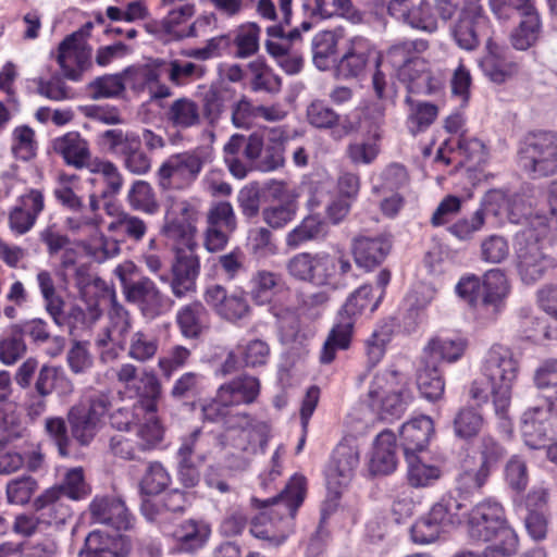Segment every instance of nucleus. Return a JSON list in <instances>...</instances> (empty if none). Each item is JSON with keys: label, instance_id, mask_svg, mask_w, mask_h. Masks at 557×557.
<instances>
[{"label": "nucleus", "instance_id": "f257e3e1", "mask_svg": "<svg viewBox=\"0 0 557 557\" xmlns=\"http://www.w3.org/2000/svg\"><path fill=\"white\" fill-rule=\"evenodd\" d=\"M144 389L139 393V399L133 406L132 412L127 409H119L112 416V424L117 429H136L137 444L140 451L153 449L163 440L164 430L158 418L157 400L162 393L161 383L152 371H144L140 377Z\"/></svg>", "mask_w": 557, "mask_h": 557}, {"label": "nucleus", "instance_id": "f03ea898", "mask_svg": "<svg viewBox=\"0 0 557 557\" xmlns=\"http://www.w3.org/2000/svg\"><path fill=\"white\" fill-rule=\"evenodd\" d=\"M483 369L485 377L473 381L470 397L481 404L486 403L491 394L496 414L505 418L511 400V387L518 376V361L508 348L494 345L487 352Z\"/></svg>", "mask_w": 557, "mask_h": 557}, {"label": "nucleus", "instance_id": "7ed1b4c3", "mask_svg": "<svg viewBox=\"0 0 557 557\" xmlns=\"http://www.w3.org/2000/svg\"><path fill=\"white\" fill-rule=\"evenodd\" d=\"M223 159L230 173L238 180L245 178L252 170L275 171L285 162L283 145H265L263 136L258 132L248 136L233 134L223 147Z\"/></svg>", "mask_w": 557, "mask_h": 557}, {"label": "nucleus", "instance_id": "20e7f679", "mask_svg": "<svg viewBox=\"0 0 557 557\" xmlns=\"http://www.w3.org/2000/svg\"><path fill=\"white\" fill-rule=\"evenodd\" d=\"M468 535L475 542L494 541L490 547L496 548L502 556H510L518 548V536L507 523L504 507L493 498H486L471 509Z\"/></svg>", "mask_w": 557, "mask_h": 557}, {"label": "nucleus", "instance_id": "39448f33", "mask_svg": "<svg viewBox=\"0 0 557 557\" xmlns=\"http://www.w3.org/2000/svg\"><path fill=\"white\" fill-rule=\"evenodd\" d=\"M382 300V293L373 295L371 285H362L356 289L346 300L339 312V321L330 332L321 355L322 363H331L337 349H346L349 346L354 329V317L366 310L373 312Z\"/></svg>", "mask_w": 557, "mask_h": 557}, {"label": "nucleus", "instance_id": "423d86ee", "mask_svg": "<svg viewBox=\"0 0 557 557\" xmlns=\"http://www.w3.org/2000/svg\"><path fill=\"white\" fill-rule=\"evenodd\" d=\"M121 283L127 302L136 306L140 314L149 320L156 319L171 309L173 302L148 276L135 277L136 265L128 261L114 270Z\"/></svg>", "mask_w": 557, "mask_h": 557}, {"label": "nucleus", "instance_id": "0eeeda50", "mask_svg": "<svg viewBox=\"0 0 557 557\" xmlns=\"http://www.w3.org/2000/svg\"><path fill=\"white\" fill-rule=\"evenodd\" d=\"M518 163L532 178L557 174V134H527L519 144Z\"/></svg>", "mask_w": 557, "mask_h": 557}, {"label": "nucleus", "instance_id": "6e6552de", "mask_svg": "<svg viewBox=\"0 0 557 557\" xmlns=\"http://www.w3.org/2000/svg\"><path fill=\"white\" fill-rule=\"evenodd\" d=\"M174 242L171 276H161V281L169 283L173 296L181 299L196 292V281L200 273V260L197 255L199 245L196 239Z\"/></svg>", "mask_w": 557, "mask_h": 557}, {"label": "nucleus", "instance_id": "1a4fd4ad", "mask_svg": "<svg viewBox=\"0 0 557 557\" xmlns=\"http://www.w3.org/2000/svg\"><path fill=\"white\" fill-rule=\"evenodd\" d=\"M132 325L133 319L129 311L113 298L108 311V324L95 339V345L99 349V360L102 363L115 362L121 352L125 351Z\"/></svg>", "mask_w": 557, "mask_h": 557}, {"label": "nucleus", "instance_id": "9d476101", "mask_svg": "<svg viewBox=\"0 0 557 557\" xmlns=\"http://www.w3.org/2000/svg\"><path fill=\"white\" fill-rule=\"evenodd\" d=\"M206 163L201 149H193L170 156L158 169L157 178L162 190L185 189L198 178Z\"/></svg>", "mask_w": 557, "mask_h": 557}, {"label": "nucleus", "instance_id": "9b49d317", "mask_svg": "<svg viewBox=\"0 0 557 557\" xmlns=\"http://www.w3.org/2000/svg\"><path fill=\"white\" fill-rule=\"evenodd\" d=\"M101 145L119 157L124 168L135 175H144L151 169V158L141 145V137L135 132L111 128L100 135Z\"/></svg>", "mask_w": 557, "mask_h": 557}, {"label": "nucleus", "instance_id": "f8f14e48", "mask_svg": "<svg viewBox=\"0 0 557 557\" xmlns=\"http://www.w3.org/2000/svg\"><path fill=\"white\" fill-rule=\"evenodd\" d=\"M107 394L92 395L88 404H77L66 413L72 437L82 446L89 445L102 426L103 418L110 408Z\"/></svg>", "mask_w": 557, "mask_h": 557}, {"label": "nucleus", "instance_id": "ddd939ff", "mask_svg": "<svg viewBox=\"0 0 557 557\" xmlns=\"http://www.w3.org/2000/svg\"><path fill=\"white\" fill-rule=\"evenodd\" d=\"M462 507L463 505L453 496L443 497L411 527L412 540L420 544L436 541L446 527L461 522Z\"/></svg>", "mask_w": 557, "mask_h": 557}, {"label": "nucleus", "instance_id": "4468645a", "mask_svg": "<svg viewBox=\"0 0 557 557\" xmlns=\"http://www.w3.org/2000/svg\"><path fill=\"white\" fill-rule=\"evenodd\" d=\"M306 485V478L295 474L276 496L263 502L253 498L263 508L261 518H268L271 528L281 522L288 525L305 499Z\"/></svg>", "mask_w": 557, "mask_h": 557}, {"label": "nucleus", "instance_id": "2eb2a0df", "mask_svg": "<svg viewBox=\"0 0 557 557\" xmlns=\"http://www.w3.org/2000/svg\"><path fill=\"white\" fill-rule=\"evenodd\" d=\"M555 405L545 400L543 406L528 408L521 417V432L525 444L534 449L545 448L557 436Z\"/></svg>", "mask_w": 557, "mask_h": 557}, {"label": "nucleus", "instance_id": "dca6fc26", "mask_svg": "<svg viewBox=\"0 0 557 557\" xmlns=\"http://www.w3.org/2000/svg\"><path fill=\"white\" fill-rule=\"evenodd\" d=\"M236 228L237 216L231 202L218 201L212 203L206 214L205 248L209 252L222 251Z\"/></svg>", "mask_w": 557, "mask_h": 557}, {"label": "nucleus", "instance_id": "f3484780", "mask_svg": "<svg viewBox=\"0 0 557 557\" xmlns=\"http://www.w3.org/2000/svg\"><path fill=\"white\" fill-rule=\"evenodd\" d=\"M552 260L543 251L541 243L532 234H523L518 239L516 268L523 283L533 284L543 277Z\"/></svg>", "mask_w": 557, "mask_h": 557}, {"label": "nucleus", "instance_id": "a211bd4d", "mask_svg": "<svg viewBox=\"0 0 557 557\" xmlns=\"http://www.w3.org/2000/svg\"><path fill=\"white\" fill-rule=\"evenodd\" d=\"M197 206L187 199H176L166 209L163 233L173 240L196 239Z\"/></svg>", "mask_w": 557, "mask_h": 557}, {"label": "nucleus", "instance_id": "6ab92c4d", "mask_svg": "<svg viewBox=\"0 0 557 557\" xmlns=\"http://www.w3.org/2000/svg\"><path fill=\"white\" fill-rule=\"evenodd\" d=\"M359 463V449L348 441L339 443L334 449L332 460L326 470L327 488L338 496L352 479Z\"/></svg>", "mask_w": 557, "mask_h": 557}, {"label": "nucleus", "instance_id": "aec40b11", "mask_svg": "<svg viewBox=\"0 0 557 557\" xmlns=\"http://www.w3.org/2000/svg\"><path fill=\"white\" fill-rule=\"evenodd\" d=\"M485 22L480 0H467L451 28L456 44L465 50H473L480 42V29Z\"/></svg>", "mask_w": 557, "mask_h": 557}, {"label": "nucleus", "instance_id": "412c9836", "mask_svg": "<svg viewBox=\"0 0 557 557\" xmlns=\"http://www.w3.org/2000/svg\"><path fill=\"white\" fill-rule=\"evenodd\" d=\"M388 13L412 28L426 33L437 29V21L432 12V7L426 0H391Z\"/></svg>", "mask_w": 557, "mask_h": 557}, {"label": "nucleus", "instance_id": "4be33fe9", "mask_svg": "<svg viewBox=\"0 0 557 557\" xmlns=\"http://www.w3.org/2000/svg\"><path fill=\"white\" fill-rule=\"evenodd\" d=\"M89 512L94 523L108 525L117 531L131 527V515L120 498L97 496L89 505Z\"/></svg>", "mask_w": 557, "mask_h": 557}, {"label": "nucleus", "instance_id": "5701e85b", "mask_svg": "<svg viewBox=\"0 0 557 557\" xmlns=\"http://www.w3.org/2000/svg\"><path fill=\"white\" fill-rule=\"evenodd\" d=\"M205 300L220 317L227 321L234 322L244 319L250 312V307L244 296L228 295L221 285L208 287Z\"/></svg>", "mask_w": 557, "mask_h": 557}, {"label": "nucleus", "instance_id": "b1692460", "mask_svg": "<svg viewBox=\"0 0 557 557\" xmlns=\"http://www.w3.org/2000/svg\"><path fill=\"white\" fill-rule=\"evenodd\" d=\"M81 33H73L59 45L57 61L63 75L71 81L81 79L82 73L90 58L89 51L81 46Z\"/></svg>", "mask_w": 557, "mask_h": 557}, {"label": "nucleus", "instance_id": "393cba45", "mask_svg": "<svg viewBox=\"0 0 557 557\" xmlns=\"http://www.w3.org/2000/svg\"><path fill=\"white\" fill-rule=\"evenodd\" d=\"M165 123L175 131L184 132L202 123L201 108L194 99L183 96L163 107Z\"/></svg>", "mask_w": 557, "mask_h": 557}, {"label": "nucleus", "instance_id": "a878e982", "mask_svg": "<svg viewBox=\"0 0 557 557\" xmlns=\"http://www.w3.org/2000/svg\"><path fill=\"white\" fill-rule=\"evenodd\" d=\"M52 148L67 165L77 170L89 169L92 164L89 144L77 132H69L53 139Z\"/></svg>", "mask_w": 557, "mask_h": 557}, {"label": "nucleus", "instance_id": "bb28decb", "mask_svg": "<svg viewBox=\"0 0 557 557\" xmlns=\"http://www.w3.org/2000/svg\"><path fill=\"white\" fill-rule=\"evenodd\" d=\"M392 244L387 237L360 236L352 242V255L357 265L371 270L381 264L391 251Z\"/></svg>", "mask_w": 557, "mask_h": 557}, {"label": "nucleus", "instance_id": "cd10ccee", "mask_svg": "<svg viewBox=\"0 0 557 557\" xmlns=\"http://www.w3.org/2000/svg\"><path fill=\"white\" fill-rule=\"evenodd\" d=\"M351 270L350 261L344 255L314 253L310 283L327 286L335 282L337 275L344 276Z\"/></svg>", "mask_w": 557, "mask_h": 557}, {"label": "nucleus", "instance_id": "c85d7f7f", "mask_svg": "<svg viewBox=\"0 0 557 557\" xmlns=\"http://www.w3.org/2000/svg\"><path fill=\"white\" fill-rule=\"evenodd\" d=\"M255 426L256 420L249 413L231 411L223 423V432L215 434L216 438H223V441H218L219 448L223 449L232 444L239 449H246L250 432Z\"/></svg>", "mask_w": 557, "mask_h": 557}, {"label": "nucleus", "instance_id": "c756f323", "mask_svg": "<svg viewBox=\"0 0 557 557\" xmlns=\"http://www.w3.org/2000/svg\"><path fill=\"white\" fill-rule=\"evenodd\" d=\"M218 441L222 440L216 438L215 434L195 429L182 438L176 457L177 459L195 460L198 463H203L214 448L219 447Z\"/></svg>", "mask_w": 557, "mask_h": 557}, {"label": "nucleus", "instance_id": "7c9ffc66", "mask_svg": "<svg viewBox=\"0 0 557 557\" xmlns=\"http://www.w3.org/2000/svg\"><path fill=\"white\" fill-rule=\"evenodd\" d=\"M434 433V425L431 418L421 416L406 422L400 430L401 445L405 457L417 455L429 445Z\"/></svg>", "mask_w": 557, "mask_h": 557}, {"label": "nucleus", "instance_id": "2f4dec72", "mask_svg": "<svg viewBox=\"0 0 557 557\" xmlns=\"http://www.w3.org/2000/svg\"><path fill=\"white\" fill-rule=\"evenodd\" d=\"M396 438L389 431L381 432L375 441L369 469L374 475L392 473L397 466Z\"/></svg>", "mask_w": 557, "mask_h": 557}, {"label": "nucleus", "instance_id": "473e14b6", "mask_svg": "<svg viewBox=\"0 0 557 557\" xmlns=\"http://www.w3.org/2000/svg\"><path fill=\"white\" fill-rule=\"evenodd\" d=\"M34 508L39 513L41 521L47 524H63L72 516L64 497L59 494V490L52 487L35 499Z\"/></svg>", "mask_w": 557, "mask_h": 557}, {"label": "nucleus", "instance_id": "72a5a7b5", "mask_svg": "<svg viewBox=\"0 0 557 557\" xmlns=\"http://www.w3.org/2000/svg\"><path fill=\"white\" fill-rule=\"evenodd\" d=\"M211 530L202 521L186 520L180 523L173 531L172 536L183 552H195L201 548L209 539Z\"/></svg>", "mask_w": 557, "mask_h": 557}, {"label": "nucleus", "instance_id": "f704fd0d", "mask_svg": "<svg viewBox=\"0 0 557 557\" xmlns=\"http://www.w3.org/2000/svg\"><path fill=\"white\" fill-rule=\"evenodd\" d=\"M260 381L258 377L244 374L222 384L219 388L224 397H227L234 406L250 405L260 394Z\"/></svg>", "mask_w": 557, "mask_h": 557}, {"label": "nucleus", "instance_id": "c9c22d12", "mask_svg": "<svg viewBox=\"0 0 557 557\" xmlns=\"http://www.w3.org/2000/svg\"><path fill=\"white\" fill-rule=\"evenodd\" d=\"M160 341L156 334L138 330L131 334L125 351L129 359L146 363L157 356Z\"/></svg>", "mask_w": 557, "mask_h": 557}, {"label": "nucleus", "instance_id": "e433bc0d", "mask_svg": "<svg viewBox=\"0 0 557 557\" xmlns=\"http://www.w3.org/2000/svg\"><path fill=\"white\" fill-rule=\"evenodd\" d=\"M417 385L421 395L429 400H437L444 394L445 382L435 362L429 359L422 361L417 373Z\"/></svg>", "mask_w": 557, "mask_h": 557}, {"label": "nucleus", "instance_id": "4c0bfd02", "mask_svg": "<svg viewBox=\"0 0 557 557\" xmlns=\"http://www.w3.org/2000/svg\"><path fill=\"white\" fill-rule=\"evenodd\" d=\"M410 400V392L407 388H401L386 394L375 403H370V407L377 412L381 420L393 421L404 414Z\"/></svg>", "mask_w": 557, "mask_h": 557}, {"label": "nucleus", "instance_id": "58836bf2", "mask_svg": "<svg viewBox=\"0 0 557 557\" xmlns=\"http://www.w3.org/2000/svg\"><path fill=\"white\" fill-rule=\"evenodd\" d=\"M467 342L460 337H433L425 347L426 358L435 362L436 359L454 362L465 352Z\"/></svg>", "mask_w": 557, "mask_h": 557}, {"label": "nucleus", "instance_id": "ea45409f", "mask_svg": "<svg viewBox=\"0 0 557 557\" xmlns=\"http://www.w3.org/2000/svg\"><path fill=\"white\" fill-rule=\"evenodd\" d=\"M177 323L184 336L196 338L207 327V310L199 301L187 305L178 311Z\"/></svg>", "mask_w": 557, "mask_h": 557}, {"label": "nucleus", "instance_id": "a19ab883", "mask_svg": "<svg viewBox=\"0 0 557 557\" xmlns=\"http://www.w3.org/2000/svg\"><path fill=\"white\" fill-rule=\"evenodd\" d=\"M541 29L542 23L537 10L522 15L510 37L512 46L518 50L529 49L537 41Z\"/></svg>", "mask_w": 557, "mask_h": 557}, {"label": "nucleus", "instance_id": "79ce46f5", "mask_svg": "<svg viewBox=\"0 0 557 557\" xmlns=\"http://www.w3.org/2000/svg\"><path fill=\"white\" fill-rule=\"evenodd\" d=\"M126 199L129 207L135 211L154 214L160 209L156 191L146 181H135L127 193Z\"/></svg>", "mask_w": 557, "mask_h": 557}, {"label": "nucleus", "instance_id": "37998d69", "mask_svg": "<svg viewBox=\"0 0 557 557\" xmlns=\"http://www.w3.org/2000/svg\"><path fill=\"white\" fill-rule=\"evenodd\" d=\"M326 234L324 222L315 215L306 216L299 225L287 233L286 246L295 249L302 244L322 237Z\"/></svg>", "mask_w": 557, "mask_h": 557}, {"label": "nucleus", "instance_id": "c03bdc74", "mask_svg": "<svg viewBox=\"0 0 557 557\" xmlns=\"http://www.w3.org/2000/svg\"><path fill=\"white\" fill-rule=\"evenodd\" d=\"M407 480L412 487H426L434 484L441 476L438 467L425 463L417 455L406 456Z\"/></svg>", "mask_w": 557, "mask_h": 557}, {"label": "nucleus", "instance_id": "a18cd8bd", "mask_svg": "<svg viewBox=\"0 0 557 557\" xmlns=\"http://www.w3.org/2000/svg\"><path fill=\"white\" fill-rule=\"evenodd\" d=\"M405 102L409 107L407 124L411 134L424 131L435 121L438 113L435 104L414 100L411 96H407Z\"/></svg>", "mask_w": 557, "mask_h": 557}, {"label": "nucleus", "instance_id": "49530a36", "mask_svg": "<svg viewBox=\"0 0 557 557\" xmlns=\"http://www.w3.org/2000/svg\"><path fill=\"white\" fill-rule=\"evenodd\" d=\"M484 425L482 413L473 407H462L453 420L455 435L469 441L479 435Z\"/></svg>", "mask_w": 557, "mask_h": 557}, {"label": "nucleus", "instance_id": "de8ad7c7", "mask_svg": "<svg viewBox=\"0 0 557 557\" xmlns=\"http://www.w3.org/2000/svg\"><path fill=\"white\" fill-rule=\"evenodd\" d=\"M132 75V69H126L120 74L104 75L96 78L88 85V91L92 99L113 98L125 90V81Z\"/></svg>", "mask_w": 557, "mask_h": 557}, {"label": "nucleus", "instance_id": "09e8293b", "mask_svg": "<svg viewBox=\"0 0 557 557\" xmlns=\"http://www.w3.org/2000/svg\"><path fill=\"white\" fill-rule=\"evenodd\" d=\"M282 277L280 274L259 270L252 274L250 280V297L257 305L268 304L273 295V289L278 286Z\"/></svg>", "mask_w": 557, "mask_h": 557}, {"label": "nucleus", "instance_id": "8fccbe9b", "mask_svg": "<svg viewBox=\"0 0 557 557\" xmlns=\"http://www.w3.org/2000/svg\"><path fill=\"white\" fill-rule=\"evenodd\" d=\"M52 488L59 490L60 495L72 500L84 499L91 493V487L85 480L82 467L69 469L65 472L61 484L53 486Z\"/></svg>", "mask_w": 557, "mask_h": 557}, {"label": "nucleus", "instance_id": "3c124183", "mask_svg": "<svg viewBox=\"0 0 557 557\" xmlns=\"http://www.w3.org/2000/svg\"><path fill=\"white\" fill-rule=\"evenodd\" d=\"M483 305L496 306L508 293L507 278L499 269L488 270L482 280Z\"/></svg>", "mask_w": 557, "mask_h": 557}, {"label": "nucleus", "instance_id": "603ef678", "mask_svg": "<svg viewBox=\"0 0 557 557\" xmlns=\"http://www.w3.org/2000/svg\"><path fill=\"white\" fill-rule=\"evenodd\" d=\"M296 299V310L298 314L309 320H317L322 315L330 301V295L324 290L314 293L298 292Z\"/></svg>", "mask_w": 557, "mask_h": 557}, {"label": "nucleus", "instance_id": "864d4df0", "mask_svg": "<svg viewBox=\"0 0 557 557\" xmlns=\"http://www.w3.org/2000/svg\"><path fill=\"white\" fill-rule=\"evenodd\" d=\"M108 231L138 243L147 233V224L143 219L123 211L108 225Z\"/></svg>", "mask_w": 557, "mask_h": 557}, {"label": "nucleus", "instance_id": "5fc2aeb1", "mask_svg": "<svg viewBox=\"0 0 557 557\" xmlns=\"http://www.w3.org/2000/svg\"><path fill=\"white\" fill-rule=\"evenodd\" d=\"M25 352L23 329L20 325H12L10 333L0 339V360L10 366L21 359Z\"/></svg>", "mask_w": 557, "mask_h": 557}, {"label": "nucleus", "instance_id": "6e6d98bb", "mask_svg": "<svg viewBox=\"0 0 557 557\" xmlns=\"http://www.w3.org/2000/svg\"><path fill=\"white\" fill-rule=\"evenodd\" d=\"M534 382L539 389L546 392L545 400L557 408V359L545 360L535 371Z\"/></svg>", "mask_w": 557, "mask_h": 557}, {"label": "nucleus", "instance_id": "4d7b16f0", "mask_svg": "<svg viewBox=\"0 0 557 557\" xmlns=\"http://www.w3.org/2000/svg\"><path fill=\"white\" fill-rule=\"evenodd\" d=\"M89 170L92 173L102 175L106 184L104 197L115 196L120 193L123 186V176L113 162L96 158Z\"/></svg>", "mask_w": 557, "mask_h": 557}, {"label": "nucleus", "instance_id": "13d9d810", "mask_svg": "<svg viewBox=\"0 0 557 557\" xmlns=\"http://www.w3.org/2000/svg\"><path fill=\"white\" fill-rule=\"evenodd\" d=\"M170 484V475L160 462H150L140 480V490L146 495H157Z\"/></svg>", "mask_w": 557, "mask_h": 557}, {"label": "nucleus", "instance_id": "bf43d9fd", "mask_svg": "<svg viewBox=\"0 0 557 557\" xmlns=\"http://www.w3.org/2000/svg\"><path fill=\"white\" fill-rule=\"evenodd\" d=\"M399 373L395 369H384L377 371L369 385L368 398L369 404L375 403L380 398L384 397L386 394H391L394 391V387L398 385Z\"/></svg>", "mask_w": 557, "mask_h": 557}, {"label": "nucleus", "instance_id": "052dcab7", "mask_svg": "<svg viewBox=\"0 0 557 557\" xmlns=\"http://www.w3.org/2000/svg\"><path fill=\"white\" fill-rule=\"evenodd\" d=\"M66 383L72 387L62 368L57 366L44 364L37 372L34 383V389L50 396L59 383Z\"/></svg>", "mask_w": 557, "mask_h": 557}, {"label": "nucleus", "instance_id": "680f3d73", "mask_svg": "<svg viewBox=\"0 0 557 557\" xmlns=\"http://www.w3.org/2000/svg\"><path fill=\"white\" fill-rule=\"evenodd\" d=\"M37 490V481L29 475L13 479L7 484V499L10 504L25 505Z\"/></svg>", "mask_w": 557, "mask_h": 557}, {"label": "nucleus", "instance_id": "e2e57ef3", "mask_svg": "<svg viewBox=\"0 0 557 557\" xmlns=\"http://www.w3.org/2000/svg\"><path fill=\"white\" fill-rule=\"evenodd\" d=\"M337 39L333 32L325 30L317 34L312 40L313 62L318 69L329 66L327 59L335 54Z\"/></svg>", "mask_w": 557, "mask_h": 557}, {"label": "nucleus", "instance_id": "0e129e2a", "mask_svg": "<svg viewBox=\"0 0 557 557\" xmlns=\"http://www.w3.org/2000/svg\"><path fill=\"white\" fill-rule=\"evenodd\" d=\"M478 451L481 459L480 466L490 473L507 454V449L502 443L491 435H485L480 440Z\"/></svg>", "mask_w": 557, "mask_h": 557}, {"label": "nucleus", "instance_id": "69168bd1", "mask_svg": "<svg viewBox=\"0 0 557 557\" xmlns=\"http://www.w3.org/2000/svg\"><path fill=\"white\" fill-rule=\"evenodd\" d=\"M307 119L315 128L331 129L338 124L339 114L323 101L314 100L307 108Z\"/></svg>", "mask_w": 557, "mask_h": 557}, {"label": "nucleus", "instance_id": "338daca9", "mask_svg": "<svg viewBox=\"0 0 557 557\" xmlns=\"http://www.w3.org/2000/svg\"><path fill=\"white\" fill-rule=\"evenodd\" d=\"M260 32L261 29L256 23H249L238 28L234 39L238 58H248L258 51Z\"/></svg>", "mask_w": 557, "mask_h": 557}, {"label": "nucleus", "instance_id": "774afa93", "mask_svg": "<svg viewBox=\"0 0 557 557\" xmlns=\"http://www.w3.org/2000/svg\"><path fill=\"white\" fill-rule=\"evenodd\" d=\"M201 115L210 127H215L225 108L224 98L218 88L208 89L202 97Z\"/></svg>", "mask_w": 557, "mask_h": 557}]
</instances>
